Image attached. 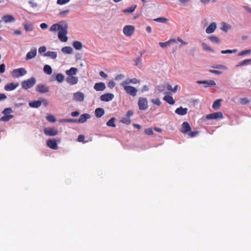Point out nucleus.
Wrapping results in <instances>:
<instances>
[{"mask_svg":"<svg viewBox=\"0 0 251 251\" xmlns=\"http://www.w3.org/2000/svg\"><path fill=\"white\" fill-rule=\"evenodd\" d=\"M188 111V109L187 108H183L182 106H180L177 108H176L175 110L176 113L179 115H185L187 114Z\"/></svg>","mask_w":251,"mask_h":251,"instance_id":"nucleus-17","label":"nucleus"},{"mask_svg":"<svg viewBox=\"0 0 251 251\" xmlns=\"http://www.w3.org/2000/svg\"><path fill=\"white\" fill-rule=\"evenodd\" d=\"M115 83L113 80L109 81L108 83V86L110 88H113L115 86Z\"/></svg>","mask_w":251,"mask_h":251,"instance_id":"nucleus-59","label":"nucleus"},{"mask_svg":"<svg viewBox=\"0 0 251 251\" xmlns=\"http://www.w3.org/2000/svg\"><path fill=\"white\" fill-rule=\"evenodd\" d=\"M206 118L207 119H222L223 115L221 112H217L207 115Z\"/></svg>","mask_w":251,"mask_h":251,"instance_id":"nucleus-8","label":"nucleus"},{"mask_svg":"<svg viewBox=\"0 0 251 251\" xmlns=\"http://www.w3.org/2000/svg\"><path fill=\"white\" fill-rule=\"evenodd\" d=\"M70 0H57V3L59 5H63L69 2Z\"/></svg>","mask_w":251,"mask_h":251,"instance_id":"nucleus-51","label":"nucleus"},{"mask_svg":"<svg viewBox=\"0 0 251 251\" xmlns=\"http://www.w3.org/2000/svg\"><path fill=\"white\" fill-rule=\"evenodd\" d=\"M95 114L96 117L100 118L104 114V110L102 108H97L95 109Z\"/></svg>","mask_w":251,"mask_h":251,"instance_id":"nucleus-25","label":"nucleus"},{"mask_svg":"<svg viewBox=\"0 0 251 251\" xmlns=\"http://www.w3.org/2000/svg\"><path fill=\"white\" fill-rule=\"evenodd\" d=\"M165 86L164 85H160L157 87V91L159 92H163L165 90Z\"/></svg>","mask_w":251,"mask_h":251,"instance_id":"nucleus-49","label":"nucleus"},{"mask_svg":"<svg viewBox=\"0 0 251 251\" xmlns=\"http://www.w3.org/2000/svg\"><path fill=\"white\" fill-rule=\"evenodd\" d=\"M251 52V50H243V51L240 52L238 53V55L239 56L244 55H245L246 54L249 53Z\"/></svg>","mask_w":251,"mask_h":251,"instance_id":"nucleus-53","label":"nucleus"},{"mask_svg":"<svg viewBox=\"0 0 251 251\" xmlns=\"http://www.w3.org/2000/svg\"><path fill=\"white\" fill-rule=\"evenodd\" d=\"M199 133V131H192L189 133L188 136L190 138L196 137Z\"/></svg>","mask_w":251,"mask_h":251,"instance_id":"nucleus-56","label":"nucleus"},{"mask_svg":"<svg viewBox=\"0 0 251 251\" xmlns=\"http://www.w3.org/2000/svg\"><path fill=\"white\" fill-rule=\"evenodd\" d=\"M138 104L139 108L141 110H145L148 107V100L145 98H139Z\"/></svg>","mask_w":251,"mask_h":251,"instance_id":"nucleus-5","label":"nucleus"},{"mask_svg":"<svg viewBox=\"0 0 251 251\" xmlns=\"http://www.w3.org/2000/svg\"><path fill=\"white\" fill-rule=\"evenodd\" d=\"M131 79H129V78H127L126 79V80H125V81H124L122 83H121V85L124 87L125 86H127V84H128L129 83H131Z\"/></svg>","mask_w":251,"mask_h":251,"instance_id":"nucleus-48","label":"nucleus"},{"mask_svg":"<svg viewBox=\"0 0 251 251\" xmlns=\"http://www.w3.org/2000/svg\"><path fill=\"white\" fill-rule=\"evenodd\" d=\"M36 80L35 77H31L30 78L22 81L21 84L22 88L24 89H27L32 87L36 83Z\"/></svg>","mask_w":251,"mask_h":251,"instance_id":"nucleus-2","label":"nucleus"},{"mask_svg":"<svg viewBox=\"0 0 251 251\" xmlns=\"http://www.w3.org/2000/svg\"><path fill=\"white\" fill-rule=\"evenodd\" d=\"M163 99L170 104L173 105L175 103V100L172 96H165Z\"/></svg>","mask_w":251,"mask_h":251,"instance_id":"nucleus-26","label":"nucleus"},{"mask_svg":"<svg viewBox=\"0 0 251 251\" xmlns=\"http://www.w3.org/2000/svg\"><path fill=\"white\" fill-rule=\"evenodd\" d=\"M249 101V100L247 98H244L240 100L239 103L241 105H245L248 103Z\"/></svg>","mask_w":251,"mask_h":251,"instance_id":"nucleus-45","label":"nucleus"},{"mask_svg":"<svg viewBox=\"0 0 251 251\" xmlns=\"http://www.w3.org/2000/svg\"><path fill=\"white\" fill-rule=\"evenodd\" d=\"M24 28L26 31H31L33 30V27L31 24L26 23L24 25Z\"/></svg>","mask_w":251,"mask_h":251,"instance_id":"nucleus-34","label":"nucleus"},{"mask_svg":"<svg viewBox=\"0 0 251 251\" xmlns=\"http://www.w3.org/2000/svg\"><path fill=\"white\" fill-rule=\"evenodd\" d=\"M46 50L47 48L45 46L41 47L39 49V53L41 54H42L43 53H44V55L45 56H46L47 55V53H45Z\"/></svg>","mask_w":251,"mask_h":251,"instance_id":"nucleus-46","label":"nucleus"},{"mask_svg":"<svg viewBox=\"0 0 251 251\" xmlns=\"http://www.w3.org/2000/svg\"><path fill=\"white\" fill-rule=\"evenodd\" d=\"M216 28V24L213 22L206 28V32L208 34L212 33L215 31Z\"/></svg>","mask_w":251,"mask_h":251,"instance_id":"nucleus-20","label":"nucleus"},{"mask_svg":"<svg viewBox=\"0 0 251 251\" xmlns=\"http://www.w3.org/2000/svg\"><path fill=\"white\" fill-rule=\"evenodd\" d=\"M197 83L198 84H205L207 85L205 86V87H207L208 86H215L216 85V82L214 80H199L197 81Z\"/></svg>","mask_w":251,"mask_h":251,"instance_id":"nucleus-19","label":"nucleus"},{"mask_svg":"<svg viewBox=\"0 0 251 251\" xmlns=\"http://www.w3.org/2000/svg\"><path fill=\"white\" fill-rule=\"evenodd\" d=\"M65 24L64 23H60L59 24H54L50 27V30L53 31H58L59 32L62 27H64Z\"/></svg>","mask_w":251,"mask_h":251,"instance_id":"nucleus-14","label":"nucleus"},{"mask_svg":"<svg viewBox=\"0 0 251 251\" xmlns=\"http://www.w3.org/2000/svg\"><path fill=\"white\" fill-rule=\"evenodd\" d=\"M136 7H137L136 5H134L128 8L123 10V11L124 13H132L133 12H134L135 8H136Z\"/></svg>","mask_w":251,"mask_h":251,"instance_id":"nucleus-33","label":"nucleus"},{"mask_svg":"<svg viewBox=\"0 0 251 251\" xmlns=\"http://www.w3.org/2000/svg\"><path fill=\"white\" fill-rule=\"evenodd\" d=\"M133 114V112L132 111V110H128L127 112H126V116L127 117V118H130V117L132 116Z\"/></svg>","mask_w":251,"mask_h":251,"instance_id":"nucleus-62","label":"nucleus"},{"mask_svg":"<svg viewBox=\"0 0 251 251\" xmlns=\"http://www.w3.org/2000/svg\"><path fill=\"white\" fill-rule=\"evenodd\" d=\"M48 121L51 123H55L56 122V119L53 115H48Z\"/></svg>","mask_w":251,"mask_h":251,"instance_id":"nucleus-50","label":"nucleus"},{"mask_svg":"<svg viewBox=\"0 0 251 251\" xmlns=\"http://www.w3.org/2000/svg\"><path fill=\"white\" fill-rule=\"evenodd\" d=\"M64 122H69V123H75L77 122V120L73 119H66L62 120Z\"/></svg>","mask_w":251,"mask_h":251,"instance_id":"nucleus-57","label":"nucleus"},{"mask_svg":"<svg viewBox=\"0 0 251 251\" xmlns=\"http://www.w3.org/2000/svg\"><path fill=\"white\" fill-rule=\"evenodd\" d=\"M202 47L203 50H204L205 51H209L210 52L214 51L213 50L205 43H202Z\"/></svg>","mask_w":251,"mask_h":251,"instance_id":"nucleus-39","label":"nucleus"},{"mask_svg":"<svg viewBox=\"0 0 251 251\" xmlns=\"http://www.w3.org/2000/svg\"><path fill=\"white\" fill-rule=\"evenodd\" d=\"M48 56L52 59H55L57 57V52L55 51H48Z\"/></svg>","mask_w":251,"mask_h":251,"instance_id":"nucleus-47","label":"nucleus"},{"mask_svg":"<svg viewBox=\"0 0 251 251\" xmlns=\"http://www.w3.org/2000/svg\"><path fill=\"white\" fill-rule=\"evenodd\" d=\"M56 79L59 82H62L64 80V76L62 74H58L56 76Z\"/></svg>","mask_w":251,"mask_h":251,"instance_id":"nucleus-41","label":"nucleus"},{"mask_svg":"<svg viewBox=\"0 0 251 251\" xmlns=\"http://www.w3.org/2000/svg\"><path fill=\"white\" fill-rule=\"evenodd\" d=\"M66 81L68 83L72 85H74L78 82V78L74 76H69L66 78Z\"/></svg>","mask_w":251,"mask_h":251,"instance_id":"nucleus-18","label":"nucleus"},{"mask_svg":"<svg viewBox=\"0 0 251 251\" xmlns=\"http://www.w3.org/2000/svg\"><path fill=\"white\" fill-rule=\"evenodd\" d=\"M191 127L189 124L187 122H184L181 125V131L183 133H187L189 131H191Z\"/></svg>","mask_w":251,"mask_h":251,"instance_id":"nucleus-10","label":"nucleus"},{"mask_svg":"<svg viewBox=\"0 0 251 251\" xmlns=\"http://www.w3.org/2000/svg\"><path fill=\"white\" fill-rule=\"evenodd\" d=\"M114 95L110 93H106L100 96V100L102 101H109L113 99Z\"/></svg>","mask_w":251,"mask_h":251,"instance_id":"nucleus-9","label":"nucleus"},{"mask_svg":"<svg viewBox=\"0 0 251 251\" xmlns=\"http://www.w3.org/2000/svg\"><path fill=\"white\" fill-rule=\"evenodd\" d=\"M134 30L135 28L133 25H127L124 26L123 32L126 36L130 37L133 34Z\"/></svg>","mask_w":251,"mask_h":251,"instance_id":"nucleus-6","label":"nucleus"},{"mask_svg":"<svg viewBox=\"0 0 251 251\" xmlns=\"http://www.w3.org/2000/svg\"><path fill=\"white\" fill-rule=\"evenodd\" d=\"M145 133L147 135H152L153 134L152 129L151 128L145 129Z\"/></svg>","mask_w":251,"mask_h":251,"instance_id":"nucleus-54","label":"nucleus"},{"mask_svg":"<svg viewBox=\"0 0 251 251\" xmlns=\"http://www.w3.org/2000/svg\"><path fill=\"white\" fill-rule=\"evenodd\" d=\"M61 140L59 138L48 139V147L53 150L58 149L57 144L60 143Z\"/></svg>","mask_w":251,"mask_h":251,"instance_id":"nucleus-4","label":"nucleus"},{"mask_svg":"<svg viewBox=\"0 0 251 251\" xmlns=\"http://www.w3.org/2000/svg\"><path fill=\"white\" fill-rule=\"evenodd\" d=\"M251 62V59H245L240 62L238 63V64L237 65V67H239L241 66H244L247 65Z\"/></svg>","mask_w":251,"mask_h":251,"instance_id":"nucleus-37","label":"nucleus"},{"mask_svg":"<svg viewBox=\"0 0 251 251\" xmlns=\"http://www.w3.org/2000/svg\"><path fill=\"white\" fill-rule=\"evenodd\" d=\"M84 140V136L83 135H79L78 137L77 140L78 142H81Z\"/></svg>","mask_w":251,"mask_h":251,"instance_id":"nucleus-64","label":"nucleus"},{"mask_svg":"<svg viewBox=\"0 0 251 251\" xmlns=\"http://www.w3.org/2000/svg\"><path fill=\"white\" fill-rule=\"evenodd\" d=\"M68 25L66 24H64V27H62L61 30L58 32V37L59 39L63 42H66L68 40L67 34L68 33Z\"/></svg>","mask_w":251,"mask_h":251,"instance_id":"nucleus-1","label":"nucleus"},{"mask_svg":"<svg viewBox=\"0 0 251 251\" xmlns=\"http://www.w3.org/2000/svg\"><path fill=\"white\" fill-rule=\"evenodd\" d=\"M105 88V83L102 82L96 83L94 86V89L97 91H103Z\"/></svg>","mask_w":251,"mask_h":251,"instance_id":"nucleus-11","label":"nucleus"},{"mask_svg":"<svg viewBox=\"0 0 251 251\" xmlns=\"http://www.w3.org/2000/svg\"><path fill=\"white\" fill-rule=\"evenodd\" d=\"M222 25V26L221 27V29L225 32L227 31L228 29L231 28V26L225 22H223Z\"/></svg>","mask_w":251,"mask_h":251,"instance_id":"nucleus-36","label":"nucleus"},{"mask_svg":"<svg viewBox=\"0 0 251 251\" xmlns=\"http://www.w3.org/2000/svg\"><path fill=\"white\" fill-rule=\"evenodd\" d=\"M90 118V115L89 114L85 113L83 114H82L80 117L79 119L77 120V122L79 123H83L85 122L87 119H89Z\"/></svg>","mask_w":251,"mask_h":251,"instance_id":"nucleus-22","label":"nucleus"},{"mask_svg":"<svg viewBox=\"0 0 251 251\" xmlns=\"http://www.w3.org/2000/svg\"><path fill=\"white\" fill-rule=\"evenodd\" d=\"M209 39L212 42H215L217 43H220V40L216 36L212 35L209 37Z\"/></svg>","mask_w":251,"mask_h":251,"instance_id":"nucleus-42","label":"nucleus"},{"mask_svg":"<svg viewBox=\"0 0 251 251\" xmlns=\"http://www.w3.org/2000/svg\"><path fill=\"white\" fill-rule=\"evenodd\" d=\"M154 21L161 23H165L167 21H168V19L165 17H159L153 20Z\"/></svg>","mask_w":251,"mask_h":251,"instance_id":"nucleus-38","label":"nucleus"},{"mask_svg":"<svg viewBox=\"0 0 251 251\" xmlns=\"http://www.w3.org/2000/svg\"><path fill=\"white\" fill-rule=\"evenodd\" d=\"M19 86V83H9L6 84L4 86V89L7 91L14 90Z\"/></svg>","mask_w":251,"mask_h":251,"instance_id":"nucleus-13","label":"nucleus"},{"mask_svg":"<svg viewBox=\"0 0 251 251\" xmlns=\"http://www.w3.org/2000/svg\"><path fill=\"white\" fill-rule=\"evenodd\" d=\"M125 77V75L123 74H120L116 76L115 77V80H121L123 78Z\"/></svg>","mask_w":251,"mask_h":251,"instance_id":"nucleus-58","label":"nucleus"},{"mask_svg":"<svg viewBox=\"0 0 251 251\" xmlns=\"http://www.w3.org/2000/svg\"><path fill=\"white\" fill-rule=\"evenodd\" d=\"M7 98L5 94L3 93H0V100H5Z\"/></svg>","mask_w":251,"mask_h":251,"instance_id":"nucleus-63","label":"nucleus"},{"mask_svg":"<svg viewBox=\"0 0 251 251\" xmlns=\"http://www.w3.org/2000/svg\"><path fill=\"white\" fill-rule=\"evenodd\" d=\"M73 97L74 100L78 101H82L84 100V95L82 92H78L74 93Z\"/></svg>","mask_w":251,"mask_h":251,"instance_id":"nucleus-12","label":"nucleus"},{"mask_svg":"<svg viewBox=\"0 0 251 251\" xmlns=\"http://www.w3.org/2000/svg\"><path fill=\"white\" fill-rule=\"evenodd\" d=\"M30 107L32 108H38L42 104V101L40 100L30 101L28 103Z\"/></svg>","mask_w":251,"mask_h":251,"instance_id":"nucleus-23","label":"nucleus"},{"mask_svg":"<svg viewBox=\"0 0 251 251\" xmlns=\"http://www.w3.org/2000/svg\"><path fill=\"white\" fill-rule=\"evenodd\" d=\"M27 73L26 71L23 68L16 69L12 72V75L15 78L24 76Z\"/></svg>","mask_w":251,"mask_h":251,"instance_id":"nucleus-3","label":"nucleus"},{"mask_svg":"<svg viewBox=\"0 0 251 251\" xmlns=\"http://www.w3.org/2000/svg\"><path fill=\"white\" fill-rule=\"evenodd\" d=\"M13 117V115H5L0 118V121L2 122H8Z\"/></svg>","mask_w":251,"mask_h":251,"instance_id":"nucleus-32","label":"nucleus"},{"mask_svg":"<svg viewBox=\"0 0 251 251\" xmlns=\"http://www.w3.org/2000/svg\"><path fill=\"white\" fill-rule=\"evenodd\" d=\"M124 89L127 94L133 97L135 96L137 94V89L133 86H125Z\"/></svg>","mask_w":251,"mask_h":251,"instance_id":"nucleus-7","label":"nucleus"},{"mask_svg":"<svg viewBox=\"0 0 251 251\" xmlns=\"http://www.w3.org/2000/svg\"><path fill=\"white\" fill-rule=\"evenodd\" d=\"M77 71V69L72 67L69 70L66 71V74L68 75V76H73V75H75L76 74Z\"/></svg>","mask_w":251,"mask_h":251,"instance_id":"nucleus-27","label":"nucleus"},{"mask_svg":"<svg viewBox=\"0 0 251 251\" xmlns=\"http://www.w3.org/2000/svg\"><path fill=\"white\" fill-rule=\"evenodd\" d=\"M152 103L157 105V106H160L161 102L160 101L159 98L153 99L151 100Z\"/></svg>","mask_w":251,"mask_h":251,"instance_id":"nucleus-43","label":"nucleus"},{"mask_svg":"<svg viewBox=\"0 0 251 251\" xmlns=\"http://www.w3.org/2000/svg\"><path fill=\"white\" fill-rule=\"evenodd\" d=\"M58 133V130L55 128H48V136H55Z\"/></svg>","mask_w":251,"mask_h":251,"instance_id":"nucleus-30","label":"nucleus"},{"mask_svg":"<svg viewBox=\"0 0 251 251\" xmlns=\"http://www.w3.org/2000/svg\"><path fill=\"white\" fill-rule=\"evenodd\" d=\"M214 68L220 69H226V67L225 65L218 64L212 67Z\"/></svg>","mask_w":251,"mask_h":251,"instance_id":"nucleus-52","label":"nucleus"},{"mask_svg":"<svg viewBox=\"0 0 251 251\" xmlns=\"http://www.w3.org/2000/svg\"><path fill=\"white\" fill-rule=\"evenodd\" d=\"M116 120V119L114 117H113V118H111L107 123H106V125L108 126H110V127H115L116 125L114 123L115 122V121Z\"/></svg>","mask_w":251,"mask_h":251,"instance_id":"nucleus-35","label":"nucleus"},{"mask_svg":"<svg viewBox=\"0 0 251 251\" xmlns=\"http://www.w3.org/2000/svg\"><path fill=\"white\" fill-rule=\"evenodd\" d=\"M237 51V49H234V50H223L221 51V53L222 54H226V53H232L234 52H236Z\"/></svg>","mask_w":251,"mask_h":251,"instance_id":"nucleus-44","label":"nucleus"},{"mask_svg":"<svg viewBox=\"0 0 251 251\" xmlns=\"http://www.w3.org/2000/svg\"><path fill=\"white\" fill-rule=\"evenodd\" d=\"M209 72L216 75H220L222 74V72L221 71L215 70H209Z\"/></svg>","mask_w":251,"mask_h":251,"instance_id":"nucleus-60","label":"nucleus"},{"mask_svg":"<svg viewBox=\"0 0 251 251\" xmlns=\"http://www.w3.org/2000/svg\"><path fill=\"white\" fill-rule=\"evenodd\" d=\"M221 99L216 100L212 104V108L215 110L218 109L221 106Z\"/></svg>","mask_w":251,"mask_h":251,"instance_id":"nucleus-31","label":"nucleus"},{"mask_svg":"<svg viewBox=\"0 0 251 251\" xmlns=\"http://www.w3.org/2000/svg\"><path fill=\"white\" fill-rule=\"evenodd\" d=\"M74 48L76 50H80L82 48V43L77 41H75L73 43Z\"/></svg>","mask_w":251,"mask_h":251,"instance_id":"nucleus-29","label":"nucleus"},{"mask_svg":"<svg viewBox=\"0 0 251 251\" xmlns=\"http://www.w3.org/2000/svg\"><path fill=\"white\" fill-rule=\"evenodd\" d=\"M2 20L5 23H13L15 21V18L11 15H6L2 17Z\"/></svg>","mask_w":251,"mask_h":251,"instance_id":"nucleus-15","label":"nucleus"},{"mask_svg":"<svg viewBox=\"0 0 251 251\" xmlns=\"http://www.w3.org/2000/svg\"><path fill=\"white\" fill-rule=\"evenodd\" d=\"M12 112V109L11 108H6L4 109L2 111V113L5 115H7V114H9Z\"/></svg>","mask_w":251,"mask_h":251,"instance_id":"nucleus-55","label":"nucleus"},{"mask_svg":"<svg viewBox=\"0 0 251 251\" xmlns=\"http://www.w3.org/2000/svg\"><path fill=\"white\" fill-rule=\"evenodd\" d=\"M176 40L175 39H171L169 41L166 42H159V46L162 48H164L167 47L168 46H169L171 44L173 43H176Z\"/></svg>","mask_w":251,"mask_h":251,"instance_id":"nucleus-24","label":"nucleus"},{"mask_svg":"<svg viewBox=\"0 0 251 251\" xmlns=\"http://www.w3.org/2000/svg\"><path fill=\"white\" fill-rule=\"evenodd\" d=\"M61 51L65 54H72L73 52V50L71 47L66 46L62 48Z\"/></svg>","mask_w":251,"mask_h":251,"instance_id":"nucleus-28","label":"nucleus"},{"mask_svg":"<svg viewBox=\"0 0 251 251\" xmlns=\"http://www.w3.org/2000/svg\"><path fill=\"white\" fill-rule=\"evenodd\" d=\"M36 90L39 93H46L47 92V87L44 84H40L37 85Z\"/></svg>","mask_w":251,"mask_h":251,"instance_id":"nucleus-21","label":"nucleus"},{"mask_svg":"<svg viewBox=\"0 0 251 251\" xmlns=\"http://www.w3.org/2000/svg\"><path fill=\"white\" fill-rule=\"evenodd\" d=\"M37 54V49L36 48H32L31 50L26 54V59H30L34 58Z\"/></svg>","mask_w":251,"mask_h":251,"instance_id":"nucleus-16","label":"nucleus"},{"mask_svg":"<svg viewBox=\"0 0 251 251\" xmlns=\"http://www.w3.org/2000/svg\"><path fill=\"white\" fill-rule=\"evenodd\" d=\"M120 123L125 124L126 125H129L131 123V120L130 118L126 117L123 118L122 119L120 120Z\"/></svg>","mask_w":251,"mask_h":251,"instance_id":"nucleus-40","label":"nucleus"},{"mask_svg":"<svg viewBox=\"0 0 251 251\" xmlns=\"http://www.w3.org/2000/svg\"><path fill=\"white\" fill-rule=\"evenodd\" d=\"M5 71V65L4 64H2L0 65V73H3Z\"/></svg>","mask_w":251,"mask_h":251,"instance_id":"nucleus-61","label":"nucleus"}]
</instances>
